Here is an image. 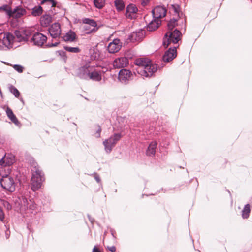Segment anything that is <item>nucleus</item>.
<instances>
[{"label": "nucleus", "instance_id": "f257e3e1", "mask_svg": "<svg viewBox=\"0 0 252 252\" xmlns=\"http://www.w3.org/2000/svg\"><path fill=\"white\" fill-rule=\"evenodd\" d=\"M177 25L176 19H172L168 22L167 26L169 31L163 38L162 44L165 48H167L171 42L177 43L180 40L182 35L181 32L177 29L172 31Z\"/></svg>", "mask_w": 252, "mask_h": 252}, {"label": "nucleus", "instance_id": "f03ea898", "mask_svg": "<svg viewBox=\"0 0 252 252\" xmlns=\"http://www.w3.org/2000/svg\"><path fill=\"white\" fill-rule=\"evenodd\" d=\"M7 173L0 172V185L5 190L13 192L15 190L16 183L14 178L9 175L11 169H7Z\"/></svg>", "mask_w": 252, "mask_h": 252}, {"label": "nucleus", "instance_id": "7ed1b4c3", "mask_svg": "<svg viewBox=\"0 0 252 252\" xmlns=\"http://www.w3.org/2000/svg\"><path fill=\"white\" fill-rule=\"evenodd\" d=\"M14 36L9 32L0 33V50H8L13 46Z\"/></svg>", "mask_w": 252, "mask_h": 252}, {"label": "nucleus", "instance_id": "20e7f679", "mask_svg": "<svg viewBox=\"0 0 252 252\" xmlns=\"http://www.w3.org/2000/svg\"><path fill=\"white\" fill-rule=\"evenodd\" d=\"M44 180L42 172L38 169H36L31 179L32 189L34 191L37 190L41 187Z\"/></svg>", "mask_w": 252, "mask_h": 252}, {"label": "nucleus", "instance_id": "39448f33", "mask_svg": "<svg viewBox=\"0 0 252 252\" xmlns=\"http://www.w3.org/2000/svg\"><path fill=\"white\" fill-rule=\"evenodd\" d=\"M48 32L50 36L53 38L57 40L58 42L52 44V46H57L59 45L60 42L58 39L60 38L61 34V29L60 24L58 23H55L53 24L48 29Z\"/></svg>", "mask_w": 252, "mask_h": 252}, {"label": "nucleus", "instance_id": "423d86ee", "mask_svg": "<svg viewBox=\"0 0 252 252\" xmlns=\"http://www.w3.org/2000/svg\"><path fill=\"white\" fill-rule=\"evenodd\" d=\"M121 137L122 135L120 133H115L108 139L105 140L103 143L106 152L110 153Z\"/></svg>", "mask_w": 252, "mask_h": 252}, {"label": "nucleus", "instance_id": "0eeeda50", "mask_svg": "<svg viewBox=\"0 0 252 252\" xmlns=\"http://www.w3.org/2000/svg\"><path fill=\"white\" fill-rule=\"evenodd\" d=\"M83 23L86 25L83 26V30L86 34H89L97 31V23L95 20L89 18H85Z\"/></svg>", "mask_w": 252, "mask_h": 252}, {"label": "nucleus", "instance_id": "6e6552de", "mask_svg": "<svg viewBox=\"0 0 252 252\" xmlns=\"http://www.w3.org/2000/svg\"><path fill=\"white\" fill-rule=\"evenodd\" d=\"M157 65L153 63L150 61L143 69H139V74L143 77H150L157 70Z\"/></svg>", "mask_w": 252, "mask_h": 252}, {"label": "nucleus", "instance_id": "1a4fd4ad", "mask_svg": "<svg viewBox=\"0 0 252 252\" xmlns=\"http://www.w3.org/2000/svg\"><path fill=\"white\" fill-rule=\"evenodd\" d=\"M92 66L89 64L81 66L77 70V76L81 79L88 80Z\"/></svg>", "mask_w": 252, "mask_h": 252}, {"label": "nucleus", "instance_id": "9d476101", "mask_svg": "<svg viewBox=\"0 0 252 252\" xmlns=\"http://www.w3.org/2000/svg\"><path fill=\"white\" fill-rule=\"evenodd\" d=\"M118 79L122 83L126 84L132 79V72L129 70L122 69L119 71Z\"/></svg>", "mask_w": 252, "mask_h": 252}, {"label": "nucleus", "instance_id": "9b49d317", "mask_svg": "<svg viewBox=\"0 0 252 252\" xmlns=\"http://www.w3.org/2000/svg\"><path fill=\"white\" fill-rule=\"evenodd\" d=\"M122 46V43L118 38L114 39L109 43L107 46V50L110 53H115L118 52Z\"/></svg>", "mask_w": 252, "mask_h": 252}, {"label": "nucleus", "instance_id": "f8f14e48", "mask_svg": "<svg viewBox=\"0 0 252 252\" xmlns=\"http://www.w3.org/2000/svg\"><path fill=\"white\" fill-rule=\"evenodd\" d=\"M152 15L153 18L157 20H160L161 17L165 16L166 14V9L165 7L161 6H158L152 10Z\"/></svg>", "mask_w": 252, "mask_h": 252}, {"label": "nucleus", "instance_id": "ddd939ff", "mask_svg": "<svg viewBox=\"0 0 252 252\" xmlns=\"http://www.w3.org/2000/svg\"><path fill=\"white\" fill-rule=\"evenodd\" d=\"M26 13L25 9L21 7H16L13 10H9L7 11V14L9 17L15 18H19L24 15Z\"/></svg>", "mask_w": 252, "mask_h": 252}, {"label": "nucleus", "instance_id": "4468645a", "mask_svg": "<svg viewBox=\"0 0 252 252\" xmlns=\"http://www.w3.org/2000/svg\"><path fill=\"white\" fill-rule=\"evenodd\" d=\"M47 37L40 32L35 33L32 38L33 44L38 46H42L47 40Z\"/></svg>", "mask_w": 252, "mask_h": 252}, {"label": "nucleus", "instance_id": "2eb2a0df", "mask_svg": "<svg viewBox=\"0 0 252 252\" xmlns=\"http://www.w3.org/2000/svg\"><path fill=\"white\" fill-rule=\"evenodd\" d=\"M177 56V50L175 47L170 48L167 50L162 57L164 62H169L173 60Z\"/></svg>", "mask_w": 252, "mask_h": 252}, {"label": "nucleus", "instance_id": "dca6fc26", "mask_svg": "<svg viewBox=\"0 0 252 252\" xmlns=\"http://www.w3.org/2000/svg\"><path fill=\"white\" fill-rule=\"evenodd\" d=\"M128 64V59L126 57L117 58L114 61L113 63L114 67L116 68H124Z\"/></svg>", "mask_w": 252, "mask_h": 252}, {"label": "nucleus", "instance_id": "f3484780", "mask_svg": "<svg viewBox=\"0 0 252 252\" xmlns=\"http://www.w3.org/2000/svg\"><path fill=\"white\" fill-rule=\"evenodd\" d=\"M144 37V33L143 30H139L131 33L129 36V39L131 42H137L141 41Z\"/></svg>", "mask_w": 252, "mask_h": 252}, {"label": "nucleus", "instance_id": "a211bd4d", "mask_svg": "<svg viewBox=\"0 0 252 252\" xmlns=\"http://www.w3.org/2000/svg\"><path fill=\"white\" fill-rule=\"evenodd\" d=\"M101 73L100 71L95 69L94 66H92L91 71L90 72L88 80H92L94 81H100L101 80Z\"/></svg>", "mask_w": 252, "mask_h": 252}, {"label": "nucleus", "instance_id": "6ab92c4d", "mask_svg": "<svg viewBox=\"0 0 252 252\" xmlns=\"http://www.w3.org/2000/svg\"><path fill=\"white\" fill-rule=\"evenodd\" d=\"M150 61L148 59L144 58L137 59L134 61V64L137 66L136 71L137 73H139V69H143V68L146 66L148 63H149Z\"/></svg>", "mask_w": 252, "mask_h": 252}, {"label": "nucleus", "instance_id": "aec40b11", "mask_svg": "<svg viewBox=\"0 0 252 252\" xmlns=\"http://www.w3.org/2000/svg\"><path fill=\"white\" fill-rule=\"evenodd\" d=\"M161 23V21L160 20H157L153 18V20L147 26V30L150 32L154 31L159 27Z\"/></svg>", "mask_w": 252, "mask_h": 252}, {"label": "nucleus", "instance_id": "412c9836", "mask_svg": "<svg viewBox=\"0 0 252 252\" xmlns=\"http://www.w3.org/2000/svg\"><path fill=\"white\" fill-rule=\"evenodd\" d=\"M138 9L135 5L133 4H129L126 8V15L127 17L132 19L133 15L137 13Z\"/></svg>", "mask_w": 252, "mask_h": 252}, {"label": "nucleus", "instance_id": "4be33fe9", "mask_svg": "<svg viewBox=\"0 0 252 252\" xmlns=\"http://www.w3.org/2000/svg\"><path fill=\"white\" fill-rule=\"evenodd\" d=\"M6 114L8 117V118L11 121L12 123H13L15 125L19 126L20 125V122L18 120L14 114L12 110L9 107H7L5 110Z\"/></svg>", "mask_w": 252, "mask_h": 252}, {"label": "nucleus", "instance_id": "5701e85b", "mask_svg": "<svg viewBox=\"0 0 252 252\" xmlns=\"http://www.w3.org/2000/svg\"><path fill=\"white\" fill-rule=\"evenodd\" d=\"M6 114L8 117V118L11 121L12 123H13L15 125L19 126L20 125V122L18 120L14 114L12 110L9 107H7L5 110Z\"/></svg>", "mask_w": 252, "mask_h": 252}, {"label": "nucleus", "instance_id": "b1692460", "mask_svg": "<svg viewBox=\"0 0 252 252\" xmlns=\"http://www.w3.org/2000/svg\"><path fill=\"white\" fill-rule=\"evenodd\" d=\"M157 145V143L156 142L153 141L151 142L146 151V154L150 156H154L156 153Z\"/></svg>", "mask_w": 252, "mask_h": 252}, {"label": "nucleus", "instance_id": "393cba45", "mask_svg": "<svg viewBox=\"0 0 252 252\" xmlns=\"http://www.w3.org/2000/svg\"><path fill=\"white\" fill-rule=\"evenodd\" d=\"M76 37V34L73 32L70 31L67 32L64 36L62 37L63 40L65 42H72Z\"/></svg>", "mask_w": 252, "mask_h": 252}, {"label": "nucleus", "instance_id": "a878e982", "mask_svg": "<svg viewBox=\"0 0 252 252\" xmlns=\"http://www.w3.org/2000/svg\"><path fill=\"white\" fill-rule=\"evenodd\" d=\"M52 17L50 15L42 16L40 19V23L42 26L47 27L52 22Z\"/></svg>", "mask_w": 252, "mask_h": 252}, {"label": "nucleus", "instance_id": "bb28decb", "mask_svg": "<svg viewBox=\"0 0 252 252\" xmlns=\"http://www.w3.org/2000/svg\"><path fill=\"white\" fill-rule=\"evenodd\" d=\"M19 199L20 201L19 205L20 206L21 209L23 210L27 209L29 204V202L25 196H22L21 197L19 198Z\"/></svg>", "mask_w": 252, "mask_h": 252}, {"label": "nucleus", "instance_id": "cd10ccee", "mask_svg": "<svg viewBox=\"0 0 252 252\" xmlns=\"http://www.w3.org/2000/svg\"><path fill=\"white\" fill-rule=\"evenodd\" d=\"M43 9L41 6H34L32 9V14L33 16H38L42 13Z\"/></svg>", "mask_w": 252, "mask_h": 252}, {"label": "nucleus", "instance_id": "c85d7f7f", "mask_svg": "<svg viewBox=\"0 0 252 252\" xmlns=\"http://www.w3.org/2000/svg\"><path fill=\"white\" fill-rule=\"evenodd\" d=\"M5 158L6 165L8 166L7 169L9 168V166L12 165L15 162V157L12 155L4 156Z\"/></svg>", "mask_w": 252, "mask_h": 252}, {"label": "nucleus", "instance_id": "c756f323", "mask_svg": "<svg viewBox=\"0 0 252 252\" xmlns=\"http://www.w3.org/2000/svg\"><path fill=\"white\" fill-rule=\"evenodd\" d=\"M250 210V205L248 204L245 205L242 210V217L244 219L248 218L249 216Z\"/></svg>", "mask_w": 252, "mask_h": 252}, {"label": "nucleus", "instance_id": "7c9ffc66", "mask_svg": "<svg viewBox=\"0 0 252 252\" xmlns=\"http://www.w3.org/2000/svg\"><path fill=\"white\" fill-rule=\"evenodd\" d=\"M15 35L17 37V39L19 41H27L26 38H25L24 35L21 31L20 30H16L15 32Z\"/></svg>", "mask_w": 252, "mask_h": 252}, {"label": "nucleus", "instance_id": "2f4dec72", "mask_svg": "<svg viewBox=\"0 0 252 252\" xmlns=\"http://www.w3.org/2000/svg\"><path fill=\"white\" fill-rule=\"evenodd\" d=\"M115 5L117 10L119 11L123 10L125 7V4L122 0H116Z\"/></svg>", "mask_w": 252, "mask_h": 252}, {"label": "nucleus", "instance_id": "473e14b6", "mask_svg": "<svg viewBox=\"0 0 252 252\" xmlns=\"http://www.w3.org/2000/svg\"><path fill=\"white\" fill-rule=\"evenodd\" d=\"M40 4H46L51 7H53L56 5L57 2L55 0H42L40 2Z\"/></svg>", "mask_w": 252, "mask_h": 252}, {"label": "nucleus", "instance_id": "72a5a7b5", "mask_svg": "<svg viewBox=\"0 0 252 252\" xmlns=\"http://www.w3.org/2000/svg\"><path fill=\"white\" fill-rule=\"evenodd\" d=\"M94 3L96 8L101 9L104 6L105 1L104 0H94Z\"/></svg>", "mask_w": 252, "mask_h": 252}, {"label": "nucleus", "instance_id": "f704fd0d", "mask_svg": "<svg viewBox=\"0 0 252 252\" xmlns=\"http://www.w3.org/2000/svg\"><path fill=\"white\" fill-rule=\"evenodd\" d=\"M21 31L24 35L25 38H26V40L28 41L29 37L31 36L32 34V31L30 29H21Z\"/></svg>", "mask_w": 252, "mask_h": 252}, {"label": "nucleus", "instance_id": "c9c22d12", "mask_svg": "<svg viewBox=\"0 0 252 252\" xmlns=\"http://www.w3.org/2000/svg\"><path fill=\"white\" fill-rule=\"evenodd\" d=\"M64 49L65 50L71 53H77L80 52V49L77 47H72L69 46H64Z\"/></svg>", "mask_w": 252, "mask_h": 252}, {"label": "nucleus", "instance_id": "e433bc0d", "mask_svg": "<svg viewBox=\"0 0 252 252\" xmlns=\"http://www.w3.org/2000/svg\"><path fill=\"white\" fill-rule=\"evenodd\" d=\"M10 89L11 92L16 97H18L19 96L20 92L15 87L11 86Z\"/></svg>", "mask_w": 252, "mask_h": 252}, {"label": "nucleus", "instance_id": "4c0bfd02", "mask_svg": "<svg viewBox=\"0 0 252 252\" xmlns=\"http://www.w3.org/2000/svg\"><path fill=\"white\" fill-rule=\"evenodd\" d=\"M13 68L19 73H22L23 71V67L19 64H15L13 66Z\"/></svg>", "mask_w": 252, "mask_h": 252}, {"label": "nucleus", "instance_id": "58836bf2", "mask_svg": "<svg viewBox=\"0 0 252 252\" xmlns=\"http://www.w3.org/2000/svg\"><path fill=\"white\" fill-rule=\"evenodd\" d=\"M2 203L3 206L6 208L7 210H10L11 209V206L10 203L5 200H2Z\"/></svg>", "mask_w": 252, "mask_h": 252}, {"label": "nucleus", "instance_id": "ea45409f", "mask_svg": "<svg viewBox=\"0 0 252 252\" xmlns=\"http://www.w3.org/2000/svg\"><path fill=\"white\" fill-rule=\"evenodd\" d=\"M29 204L28 205V208L32 210H34V209L36 208L35 204L33 203V202L31 200H29Z\"/></svg>", "mask_w": 252, "mask_h": 252}, {"label": "nucleus", "instance_id": "a19ab883", "mask_svg": "<svg viewBox=\"0 0 252 252\" xmlns=\"http://www.w3.org/2000/svg\"><path fill=\"white\" fill-rule=\"evenodd\" d=\"M0 165L2 166H7V165H6L5 158L4 157L0 160Z\"/></svg>", "mask_w": 252, "mask_h": 252}, {"label": "nucleus", "instance_id": "79ce46f5", "mask_svg": "<svg viewBox=\"0 0 252 252\" xmlns=\"http://www.w3.org/2000/svg\"><path fill=\"white\" fill-rule=\"evenodd\" d=\"M94 177L97 183H100L101 182L100 178L97 173H94Z\"/></svg>", "mask_w": 252, "mask_h": 252}, {"label": "nucleus", "instance_id": "37998d69", "mask_svg": "<svg viewBox=\"0 0 252 252\" xmlns=\"http://www.w3.org/2000/svg\"><path fill=\"white\" fill-rule=\"evenodd\" d=\"M0 10H3L7 13V10H11V9H8L7 5H5L3 6L0 7Z\"/></svg>", "mask_w": 252, "mask_h": 252}, {"label": "nucleus", "instance_id": "c03bdc74", "mask_svg": "<svg viewBox=\"0 0 252 252\" xmlns=\"http://www.w3.org/2000/svg\"><path fill=\"white\" fill-rule=\"evenodd\" d=\"M101 131V129L100 127H99V128L97 129L96 133V137H97V138L100 137Z\"/></svg>", "mask_w": 252, "mask_h": 252}, {"label": "nucleus", "instance_id": "a18cd8bd", "mask_svg": "<svg viewBox=\"0 0 252 252\" xmlns=\"http://www.w3.org/2000/svg\"><path fill=\"white\" fill-rule=\"evenodd\" d=\"M107 249L111 252H115L116 251V248L114 246L107 247Z\"/></svg>", "mask_w": 252, "mask_h": 252}, {"label": "nucleus", "instance_id": "49530a36", "mask_svg": "<svg viewBox=\"0 0 252 252\" xmlns=\"http://www.w3.org/2000/svg\"><path fill=\"white\" fill-rule=\"evenodd\" d=\"M149 0H142L141 4L143 6H145L147 4V3L149 2Z\"/></svg>", "mask_w": 252, "mask_h": 252}, {"label": "nucleus", "instance_id": "de8ad7c7", "mask_svg": "<svg viewBox=\"0 0 252 252\" xmlns=\"http://www.w3.org/2000/svg\"><path fill=\"white\" fill-rule=\"evenodd\" d=\"M92 252H101L95 246L94 247Z\"/></svg>", "mask_w": 252, "mask_h": 252}, {"label": "nucleus", "instance_id": "09e8293b", "mask_svg": "<svg viewBox=\"0 0 252 252\" xmlns=\"http://www.w3.org/2000/svg\"><path fill=\"white\" fill-rule=\"evenodd\" d=\"M173 7L174 8V12L176 13H178V7L176 6H174V5H173Z\"/></svg>", "mask_w": 252, "mask_h": 252}, {"label": "nucleus", "instance_id": "8fccbe9b", "mask_svg": "<svg viewBox=\"0 0 252 252\" xmlns=\"http://www.w3.org/2000/svg\"><path fill=\"white\" fill-rule=\"evenodd\" d=\"M88 217H89V216H88ZM89 219L92 222H93V220H91V218H90V217H89Z\"/></svg>", "mask_w": 252, "mask_h": 252}]
</instances>
